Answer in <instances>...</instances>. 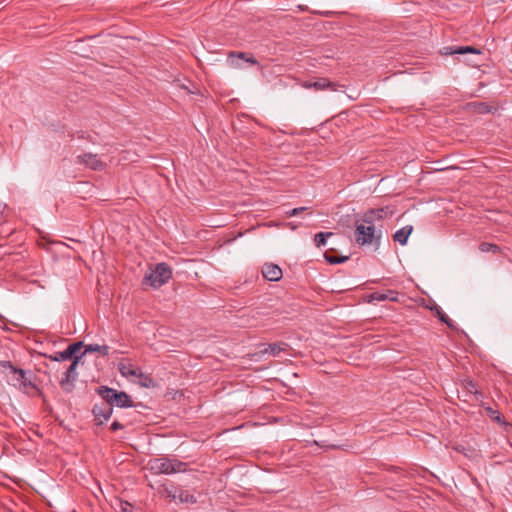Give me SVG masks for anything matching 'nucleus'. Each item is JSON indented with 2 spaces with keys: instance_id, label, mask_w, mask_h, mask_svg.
Masks as SVG:
<instances>
[{
  "instance_id": "obj_1",
  "label": "nucleus",
  "mask_w": 512,
  "mask_h": 512,
  "mask_svg": "<svg viewBox=\"0 0 512 512\" xmlns=\"http://www.w3.org/2000/svg\"><path fill=\"white\" fill-rule=\"evenodd\" d=\"M162 80L174 84L176 87L184 90L187 94H200L199 86L187 78L182 77L180 68L177 66H170V70L162 67Z\"/></svg>"
},
{
  "instance_id": "obj_2",
  "label": "nucleus",
  "mask_w": 512,
  "mask_h": 512,
  "mask_svg": "<svg viewBox=\"0 0 512 512\" xmlns=\"http://www.w3.org/2000/svg\"><path fill=\"white\" fill-rule=\"evenodd\" d=\"M354 236L356 243L361 246L370 244H375L376 246H379L380 239L382 237V231L381 229H377L376 225L363 222L362 218L361 222H356Z\"/></svg>"
},
{
  "instance_id": "obj_3",
  "label": "nucleus",
  "mask_w": 512,
  "mask_h": 512,
  "mask_svg": "<svg viewBox=\"0 0 512 512\" xmlns=\"http://www.w3.org/2000/svg\"><path fill=\"white\" fill-rule=\"evenodd\" d=\"M97 394L112 407L116 405L120 408L133 406L131 397L124 391H118L108 386H100L96 389Z\"/></svg>"
},
{
  "instance_id": "obj_4",
  "label": "nucleus",
  "mask_w": 512,
  "mask_h": 512,
  "mask_svg": "<svg viewBox=\"0 0 512 512\" xmlns=\"http://www.w3.org/2000/svg\"><path fill=\"white\" fill-rule=\"evenodd\" d=\"M17 375L19 389L22 392L32 397L43 395L41 389L34 382L35 374L33 372L19 369Z\"/></svg>"
},
{
  "instance_id": "obj_5",
  "label": "nucleus",
  "mask_w": 512,
  "mask_h": 512,
  "mask_svg": "<svg viewBox=\"0 0 512 512\" xmlns=\"http://www.w3.org/2000/svg\"><path fill=\"white\" fill-rule=\"evenodd\" d=\"M145 478L148 481V484L151 488L159 490L160 489V480L157 479L160 474V459L154 458L151 459L148 465L144 468Z\"/></svg>"
},
{
  "instance_id": "obj_6",
  "label": "nucleus",
  "mask_w": 512,
  "mask_h": 512,
  "mask_svg": "<svg viewBox=\"0 0 512 512\" xmlns=\"http://www.w3.org/2000/svg\"><path fill=\"white\" fill-rule=\"evenodd\" d=\"M77 366L78 362L74 360L64 373V377L60 380V386L66 393H71L74 389V381L78 377Z\"/></svg>"
},
{
  "instance_id": "obj_7",
  "label": "nucleus",
  "mask_w": 512,
  "mask_h": 512,
  "mask_svg": "<svg viewBox=\"0 0 512 512\" xmlns=\"http://www.w3.org/2000/svg\"><path fill=\"white\" fill-rule=\"evenodd\" d=\"M162 487H164V491L166 496L171 500L178 499L181 503H196V498L194 495L188 493L187 491L172 487L169 488L166 484L162 483Z\"/></svg>"
},
{
  "instance_id": "obj_8",
  "label": "nucleus",
  "mask_w": 512,
  "mask_h": 512,
  "mask_svg": "<svg viewBox=\"0 0 512 512\" xmlns=\"http://www.w3.org/2000/svg\"><path fill=\"white\" fill-rule=\"evenodd\" d=\"M92 413L94 415L96 425H102L111 417L113 413V407L104 401L101 404H95L93 406Z\"/></svg>"
},
{
  "instance_id": "obj_9",
  "label": "nucleus",
  "mask_w": 512,
  "mask_h": 512,
  "mask_svg": "<svg viewBox=\"0 0 512 512\" xmlns=\"http://www.w3.org/2000/svg\"><path fill=\"white\" fill-rule=\"evenodd\" d=\"M187 464L175 458L162 455V474L179 473L186 471Z\"/></svg>"
},
{
  "instance_id": "obj_10",
  "label": "nucleus",
  "mask_w": 512,
  "mask_h": 512,
  "mask_svg": "<svg viewBox=\"0 0 512 512\" xmlns=\"http://www.w3.org/2000/svg\"><path fill=\"white\" fill-rule=\"evenodd\" d=\"M76 160L77 163L83 164L94 171H101L105 167V164L98 158L96 154L93 153H84L78 155Z\"/></svg>"
},
{
  "instance_id": "obj_11",
  "label": "nucleus",
  "mask_w": 512,
  "mask_h": 512,
  "mask_svg": "<svg viewBox=\"0 0 512 512\" xmlns=\"http://www.w3.org/2000/svg\"><path fill=\"white\" fill-rule=\"evenodd\" d=\"M302 86L306 89H315L317 91L330 89L332 91H336L339 87L338 84L331 82L327 78H319L316 81H305Z\"/></svg>"
},
{
  "instance_id": "obj_12",
  "label": "nucleus",
  "mask_w": 512,
  "mask_h": 512,
  "mask_svg": "<svg viewBox=\"0 0 512 512\" xmlns=\"http://www.w3.org/2000/svg\"><path fill=\"white\" fill-rule=\"evenodd\" d=\"M481 54V51L473 46H447L441 49V54L444 56L450 55H465V54Z\"/></svg>"
},
{
  "instance_id": "obj_13",
  "label": "nucleus",
  "mask_w": 512,
  "mask_h": 512,
  "mask_svg": "<svg viewBox=\"0 0 512 512\" xmlns=\"http://www.w3.org/2000/svg\"><path fill=\"white\" fill-rule=\"evenodd\" d=\"M238 60H243L252 65L258 64V61L256 60V58L250 53H246V52H230L229 53L228 61L231 66H233L235 68H239L240 65L238 63Z\"/></svg>"
},
{
  "instance_id": "obj_14",
  "label": "nucleus",
  "mask_w": 512,
  "mask_h": 512,
  "mask_svg": "<svg viewBox=\"0 0 512 512\" xmlns=\"http://www.w3.org/2000/svg\"><path fill=\"white\" fill-rule=\"evenodd\" d=\"M263 277L268 281H279L282 278V270L281 268L272 263H266L262 267Z\"/></svg>"
},
{
  "instance_id": "obj_15",
  "label": "nucleus",
  "mask_w": 512,
  "mask_h": 512,
  "mask_svg": "<svg viewBox=\"0 0 512 512\" xmlns=\"http://www.w3.org/2000/svg\"><path fill=\"white\" fill-rule=\"evenodd\" d=\"M142 284L155 288L160 286V263L155 264L154 269L144 276Z\"/></svg>"
},
{
  "instance_id": "obj_16",
  "label": "nucleus",
  "mask_w": 512,
  "mask_h": 512,
  "mask_svg": "<svg viewBox=\"0 0 512 512\" xmlns=\"http://www.w3.org/2000/svg\"><path fill=\"white\" fill-rule=\"evenodd\" d=\"M82 348L83 342L79 341L68 345V347L65 349L72 362L74 360H77V362L79 363L82 357L86 354L85 350L80 353Z\"/></svg>"
},
{
  "instance_id": "obj_17",
  "label": "nucleus",
  "mask_w": 512,
  "mask_h": 512,
  "mask_svg": "<svg viewBox=\"0 0 512 512\" xmlns=\"http://www.w3.org/2000/svg\"><path fill=\"white\" fill-rule=\"evenodd\" d=\"M386 215V211L384 208L380 209H371L364 213L363 215V222L375 225V222L378 220H382L384 216Z\"/></svg>"
},
{
  "instance_id": "obj_18",
  "label": "nucleus",
  "mask_w": 512,
  "mask_h": 512,
  "mask_svg": "<svg viewBox=\"0 0 512 512\" xmlns=\"http://www.w3.org/2000/svg\"><path fill=\"white\" fill-rule=\"evenodd\" d=\"M118 369L122 376L124 377H139L142 376V372L140 368L132 365V364H125V363H119Z\"/></svg>"
},
{
  "instance_id": "obj_19",
  "label": "nucleus",
  "mask_w": 512,
  "mask_h": 512,
  "mask_svg": "<svg viewBox=\"0 0 512 512\" xmlns=\"http://www.w3.org/2000/svg\"><path fill=\"white\" fill-rule=\"evenodd\" d=\"M413 231V227L411 225H407L395 232L393 235V239L396 242H399L401 245H405L407 243L408 237Z\"/></svg>"
},
{
  "instance_id": "obj_20",
  "label": "nucleus",
  "mask_w": 512,
  "mask_h": 512,
  "mask_svg": "<svg viewBox=\"0 0 512 512\" xmlns=\"http://www.w3.org/2000/svg\"><path fill=\"white\" fill-rule=\"evenodd\" d=\"M288 347V344L286 343H271L268 346H266L264 349L260 350V354H266L269 353L273 356H278L280 352L285 351Z\"/></svg>"
},
{
  "instance_id": "obj_21",
  "label": "nucleus",
  "mask_w": 512,
  "mask_h": 512,
  "mask_svg": "<svg viewBox=\"0 0 512 512\" xmlns=\"http://www.w3.org/2000/svg\"><path fill=\"white\" fill-rule=\"evenodd\" d=\"M389 294L391 296H389L386 293H382V292H374V293H372L370 295V300L371 301H385L387 299H390L392 301H396L397 300V293L396 292L389 291Z\"/></svg>"
},
{
  "instance_id": "obj_22",
  "label": "nucleus",
  "mask_w": 512,
  "mask_h": 512,
  "mask_svg": "<svg viewBox=\"0 0 512 512\" xmlns=\"http://www.w3.org/2000/svg\"><path fill=\"white\" fill-rule=\"evenodd\" d=\"M85 352H98L102 356L109 355V346L99 344H89L85 346Z\"/></svg>"
},
{
  "instance_id": "obj_23",
  "label": "nucleus",
  "mask_w": 512,
  "mask_h": 512,
  "mask_svg": "<svg viewBox=\"0 0 512 512\" xmlns=\"http://www.w3.org/2000/svg\"><path fill=\"white\" fill-rule=\"evenodd\" d=\"M333 235L332 232H319L314 236V243L317 247L324 246L329 237Z\"/></svg>"
},
{
  "instance_id": "obj_24",
  "label": "nucleus",
  "mask_w": 512,
  "mask_h": 512,
  "mask_svg": "<svg viewBox=\"0 0 512 512\" xmlns=\"http://www.w3.org/2000/svg\"><path fill=\"white\" fill-rule=\"evenodd\" d=\"M479 250L481 252H484V253H486V252L499 253L501 249L496 244L488 243V242H482L479 245Z\"/></svg>"
},
{
  "instance_id": "obj_25",
  "label": "nucleus",
  "mask_w": 512,
  "mask_h": 512,
  "mask_svg": "<svg viewBox=\"0 0 512 512\" xmlns=\"http://www.w3.org/2000/svg\"><path fill=\"white\" fill-rule=\"evenodd\" d=\"M435 312H436V315H437L438 319L441 322L445 323L451 329L455 328V325L452 322V320L449 319V317L441 310V308L436 307L435 308Z\"/></svg>"
},
{
  "instance_id": "obj_26",
  "label": "nucleus",
  "mask_w": 512,
  "mask_h": 512,
  "mask_svg": "<svg viewBox=\"0 0 512 512\" xmlns=\"http://www.w3.org/2000/svg\"><path fill=\"white\" fill-rule=\"evenodd\" d=\"M48 358L51 361H57V362L70 360V357H69L68 353L66 352V350L61 351V352H56L53 355H49Z\"/></svg>"
},
{
  "instance_id": "obj_27",
  "label": "nucleus",
  "mask_w": 512,
  "mask_h": 512,
  "mask_svg": "<svg viewBox=\"0 0 512 512\" xmlns=\"http://www.w3.org/2000/svg\"><path fill=\"white\" fill-rule=\"evenodd\" d=\"M487 415L497 423H503L502 416L499 411L494 410L491 407L486 408Z\"/></svg>"
},
{
  "instance_id": "obj_28",
  "label": "nucleus",
  "mask_w": 512,
  "mask_h": 512,
  "mask_svg": "<svg viewBox=\"0 0 512 512\" xmlns=\"http://www.w3.org/2000/svg\"><path fill=\"white\" fill-rule=\"evenodd\" d=\"M140 380H139V384L143 387H146V388H149V387H155L156 386V383L155 381L149 377V376H146V375H143L142 376H139L138 377Z\"/></svg>"
},
{
  "instance_id": "obj_29",
  "label": "nucleus",
  "mask_w": 512,
  "mask_h": 512,
  "mask_svg": "<svg viewBox=\"0 0 512 512\" xmlns=\"http://www.w3.org/2000/svg\"><path fill=\"white\" fill-rule=\"evenodd\" d=\"M325 259L330 264H340V263H344L345 261H347L349 259V257L348 256L336 257V256H331V255L325 253Z\"/></svg>"
},
{
  "instance_id": "obj_30",
  "label": "nucleus",
  "mask_w": 512,
  "mask_h": 512,
  "mask_svg": "<svg viewBox=\"0 0 512 512\" xmlns=\"http://www.w3.org/2000/svg\"><path fill=\"white\" fill-rule=\"evenodd\" d=\"M172 277V269L165 263H162V285Z\"/></svg>"
},
{
  "instance_id": "obj_31",
  "label": "nucleus",
  "mask_w": 512,
  "mask_h": 512,
  "mask_svg": "<svg viewBox=\"0 0 512 512\" xmlns=\"http://www.w3.org/2000/svg\"><path fill=\"white\" fill-rule=\"evenodd\" d=\"M133 511V505L129 503L128 501H119V510L118 512H132Z\"/></svg>"
},
{
  "instance_id": "obj_32",
  "label": "nucleus",
  "mask_w": 512,
  "mask_h": 512,
  "mask_svg": "<svg viewBox=\"0 0 512 512\" xmlns=\"http://www.w3.org/2000/svg\"><path fill=\"white\" fill-rule=\"evenodd\" d=\"M308 208L307 207H297V208H293L289 211H286V216L287 217H293V216H297L299 215L300 213L306 211Z\"/></svg>"
},
{
  "instance_id": "obj_33",
  "label": "nucleus",
  "mask_w": 512,
  "mask_h": 512,
  "mask_svg": "<svg viewBox=\"0 0 512 512\" xmlns=\"http://www.w3.org/2000/svg\"><path fill=\"white\" fill-rule=\"evenodd\" d=\"M3 368H8L13 374H17L20 368L15 367L10 361H0Z\"/></svg>"
},
{
  "instance_id": "obj_34",
  "label": "nucleus",
  "mask_w": 512,
  "mask_h": 512,
  "mask_svg": "<svg viewBox=\"0 0 512 512\" xmlns=\"http://www.w3.org/2000/svg\"><path fill=\"white\" fill-rule=\"evenodd\" d=\"M182 396H183L182 393H180L179 391H175V392H167L164 395V398L166 400H170V399H177V397L181 398Z\"/></svg>"
},
{
  "instance_id": "obj_35",
  "label": "nucleus",
  "mask_w": 512,
  "mask_h": 512,
  "mask_svg": "<svg viewBox=\"0 0 512 512\" xmlns=\"http://www.w3.org/2000/svg\"><path fill=\"white\" fill-rule=\"evenodd\" d=\"M77 137H78L79 139H86V140H88V141H90V142L94 143V141H93V139L90 137V135H89V134H87V133H86V132H84V131H78V132H77Z\"/></svg>"
},
{
  "instance_id": "obj_36",
  "label": "nucleus",
  "mask_w": 512,
  "mask_h": 512,
  "mask_svg": "<svg viewBox=\"0 0 512 512\" xmlns=\"http://www.w3.org/2000/svg\"><path fill=\"white\" fill-rule=\"evenodd\" d=\"M123 428L124 426L117 420H115L110 426L111 431H116Z\"/></svg>"
}]
</instances>
